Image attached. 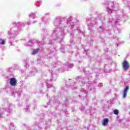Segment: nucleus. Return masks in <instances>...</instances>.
Instances as JSON below:
<instances>
[{"label": "nucleus", "mask_w": 130, "mask_h": 130, "mask_svg": "<svg viewBox=\"0 0 130 130\" xmlns=\"http://www.w3.org/2000/svg\"><path fill=\"white\" fill-rule=\"evenodd\" d=\"M129 89V87H128V86H126L125 88V89L123 92V98H125V97H126V95H127V91H128Z\"/></svg>", "instance_id": "7ed1b4c3"}, {"label": "nucleus", "mask_w": 130, "mask_h": 130, "mask_svg": "<svg viewBox=\"0 0 130 130\" xmlns=\"http://www.w3.org/2000/svg\"><path fill=\"white\" fill-rule=\"evenodd\" d=\"M40 49L38 48L36 50H34L32 52V54H36V53H37L38 52V51H39Z\"/></svg>", "instance_id": "39448f33"}, {"label": "nucleus", "mask_w": 130, "mask_h": 130, "mask_svg": "<svg viewBox=\"0 0 130 130\" xmlns=\"http://www.w3.org/2000/svg\"><path fill=\"white\" fill-rule=\"evenodd\" d=\"M2 116V114H0V116Z\"/></svg>", "instance_id": "6e6552de"}, {"label": "nucleus", "mask_w": 130, "mask_h": 130, "mask_svg": "<svg viewBox=\"0 0 130 130\" xmlns=\"http://www.w3.org/2000/svg\"><path fill=\"white\" fill-rule=\"evenodd\" d=\"M10 84L11 86H16V85H17V80H16V78H11Z\"/></svg>", "instance_id": "f03ea898"}, {"label": "nucleus", "mask_w": 130, "mask_h": 130, "mask_svg": "<svg viewBox=\"0 0 130 130\" xmlns=\"http://www.w3.org/2000/svg\"><path fill=\"white\" fill-rule=\"evenodd\" d=\"M0 43L1 44H5V40H3V39H0Z\"/></svg>", "instance_id": "423d86ee"}, {"label": "nucleus", "mask_w": 130, "mask_h": 130, "mask_svg": "<svg viewBox=\"0 0 130 130\" xmlns=\"http://www.w3.org/2000/svg\"><path fill=\"white\" fill-rule=\"evenodd\" d=\"M114 113L116 115H118V110H114Z\"/></svg>", "instance_id": "0eeeda50"}, {"label": "nucleus", "mask_w": 130, "mask_h": 130, "mask_svg": "<svg viewBox=\"0 0 130 130\" xmlns=\"http://www.w3.org/2000/svg\"><path fill=\"white\" fill-rule=\"evenodd\" d=\"M108 122H109V119L108 118H105L103 120L102 124L104 126L108 125Z\"/></svg>", "instance_id": "20e7f679"}, {"label": "nucleus", "mask_w": 130, "mask_h": 130, "mask_svg": "<svg viewBox=\"0 0 130 130\" xmlns=\"http://www.w3.org/2000/svg\"><path fill=\"white\" fill-rule=\"evenodd\" d=\"M123 69L124 71H126L129 68L130 64L126 60H124L122 62Z\"/></svg>", "instance_id": "f257e3e1"}]
</instances>
